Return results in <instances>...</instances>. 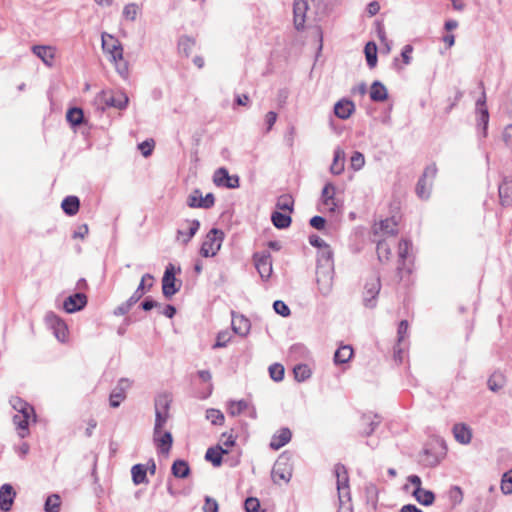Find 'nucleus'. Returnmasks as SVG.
<instances>
[{
	"instance_id": "f257e3e1",
	"label": "nucleus",
	"mask_w": 512,
	"mask_h": 512,
	"mask_svg": "<svg viewBox=\"0 0 512 512\" xmlns=\"http://www.w3.org/2000/svg\"><path fill=\"white\" fill-rule=\"evenodd\" d=\"M10 404L17 412L13 416V423L16 426L19 437L25 438L29 435V423L36 420L33 407L19 397H12Z\"/></svg>"
},
{
	"instance_id": "f03ea898",
	"label": "nucleus",
	"mask_w": 512,
	"mask_h": 512,
	"mask_svg": "<svg viewBox=\"0 0 512 512\" xmlns=\"http://www.w3.org/2000/svg\"><path fill=\"white\" fill-rule=\"evenodd\" d=\"M102 48L110 56V60L114 63L117 73L122 78H127L129 72L128 63L123 58V47L120 41L108 33H103Z\"/></svg>"
},
{
	"instance_id": "7ed1b4c3",
	"label": "nucleus",
	"mask_w": 512,
	"mask_h": 512,
	"mask_svg": "<svg viewBox=\"0 0 512 512\" xmlns=\"http://www.w3.org/2000/svg\"><path fill=\"white\" fill-rule=\"evenodd\" d=\"M334 473L337 479L338 512H353L347 470L343 465L337 464L335 465Z\"/></svg>"
},
{
	"instance_id": "20e7f679",
	"label": "nucleus",
	"mask_w": 512,
	"mask_h": 512,
	"mask_svg": "<svg viewBox=\"0 0 512 512\" xmlns=\"http://www.w3.org/2000/svg\"><path fill=\"white\" fill-rule=\"evenodd\" d=\"M172 398L169 394H159L154 401L155 423L154 429H164L170 418V405Z\"/></svg>"
},
{
	"instance_id": "39448f33",
	"label": "nucleus",
	"mask_w": 512,
	"mask_h": 512,
	"mask_svg": "<svg viewBox=\"0 0 512 512\" xmlns=\"http://www.w3.org/2000/svg\"><path fill=\"white\" fill-rule=\"evenodd\" d=\"M224 234L221 230L213 228L211 229L200 249V254L203 257H213L217 254V252L220 250L222 242H223Z\"/></svg>"
},
{
	"instance_id": "423d86ee",
	"label": "nucleus",
	"mask_w": 512,
	"mask_h": 512,
	"mask_svg": "<svg viewBox=\"0 0 512 512\" xmlns=\"http://www.w3.org/2000/svg\"><path fill=\"white\" fill-rule=\"evenodd\" d=\"M333 265H317L316 282L323 296H328L333 288Z\"/></svg>"
},
{
	"instance_id": "0eeeda50",
	"label": "nucleus",
	"mask_w": 512,
	"mask_h": 512,
	"mask_svg": "<svg viewBox=\"0 0 512 512\" xmlns=\"http://www.w3.org/2000/svg\"><path fill=\"white\" fill-rule=\"evenodd\" d=\"M97 101L105 105L102 109L105 107H114L123 110L127 107L129 98L126 93L122 91H102L98 94Z\"/></svg>"
},
{
	"instance_id": "6e6552de",
	"label": "nucleus",
	"mask_w": 512,
	"mask_h": 512,
	"mask_svg": "<svg viewBox=\"0 0 512 512\" xmlns=\"http://www.w3.org/2000/svg\"><path fill=\"white\" fill-rule=\"evenodd\" d=\"M437 175V167L435 164L427 166L419 179L416 186V193L422 199H428L431 192L433 180Z\"/></svg>"
},
{
	"instance_id": "1a4fd4ad",
	"label": "nucleus",
	"mask_w": 512,
	"mask_h": 512,
	"mask_svg": "<svg viewBox=\"0 0 512 512\" xmlns=\"http://www.w3.org/2000/svg\"><path fill=\"white\" fill-rule=\"evenodd\" d=\"M309 3L308 0H294L293 5V21L294 27L298 31H302L305 28V23L309 19Z\"/></svg>"
},
{
	"instance_id": "9d476101",
	"label": "nucleus",
	"mask_w": 512,
	"mask_h": 512,
	"mask_svg": "<svg viewBox=\"0 0 512 512\" xmlns=\"http://www.w3.org/2000/svg\"><path fill=\"white\" fill-rule=\"evenodd\" d=\"M175 273L174 265L169 264L162 278V292L166 298H171L180 290V284L176 285Z\"/></svg>"
},
{
	"instance_id": "9b49d317",
	"label": "nucleus",
	"mask_w": 512,
	"mask_h": 512,
	"mask_svg": "<svg viewBox=\"0 0 512 512\" xmlns=\"http://www.w3.org/2000/svg\"><path fill=\"white\" fill-rule=\"evenodd\" d=\"M381 422L380 417L372 412L363 414L357 424L361 436H370Z\"/></svg>"
},
{
	"instance_id": "f8f14e48",
	"label": "nucleus",
	"mask_w": 512,
	"mask_h": 512,
	"mask_svg": "<svg viewBox=\"0 0 512 512\" xmlns=\"http://www.w3.org/2000/svg\"><path fill=\"white\" fill-rule=\"evenodd\" d=\"M255 267L264 280L270 278L272 274V258L269 252L264 251L254 254Z\"/></svg>"
},
{
	"instance_id": "ddd939ff",
	"label": "nucleus",
	"mask_w": 512,
	"mask_h": 512,
	"mask_svg": "<svg viewBox=\"0 0 512 512\" xmlns=\"http://www.w3.org/2000/svg\"><path fill=\"white\" fill-rule=\"evenodd\" d=\"M292 476L291 468L288 464V458L280 456L272 469V478L275 483L279 481L288 482Z\"/></svg>"
},
{
	"instance_id": "4468645a",
	"label": "nucleus",
	"mask_w": 512,
	"mask_h": 512,
	"mask_svg": "<svg viewBox=\"0 0 512 512\" xmlns=\"http://www.w3.org/2000/svg\"><path fill=\"white\" fill-rule=\"evenodd\" d=\"M153 441L160 453L168 454L172 447L173 437L169 431L153 429Z\"/></svg>"
},
{
	"instance_id": "2eb2a0df",
	"label": "nucleus",
	"mask_w": 512,
	"mask_h": 512,
	"mask_svg": "<svg viewBox=\"0 0 512 512\" xmlns=\"http://www.w3.org/2000/svg\"><path fill=\"white\" fill-rule=\"evenodd\" d=\"M380 279L378 277H374L370 279L365 285L364 291V304L366 307L373 308L376 305V296L380 291Z\"/></svg>"
},
{
	"instance_id": "dca6fc26",
	"label": "nucleus",
	"mask_w": 512,
	"mask_h": 512,
	"mask_svg": "<svg viewBox=\"0 0 512 512\" xmlns=\"http://www.w3.org/2000/svg\"><path fill=\"white\" fill-rule=\"evenodd\" d=\"M213 181L217 186H224L227 188L239 187L238 176H230L226 168H219L215 171Z\"/></svg>"
},
{
	"instance_id": "f3484780",
	"label": "nucleus",
	"mask_w": 512,
	"mask_h": 512,
	"mask_svg": "<svg viewBox=\"0 0 512 512\" xmlns=\"http://www.w3.org/2000/svg\"><path fill=\"white\" fill-rule=\"evenodd\" d=\"M87 304V296L84 293H76L64 301L63 308L67 313H74L82 310Z\"/></svg>"
},
{
	"instance_id": "a211bd4d",
	"label": "nucleus",
	"mask_w": 512,
	"mask_h": 512,
	"mask_svg": "<svg viewBox=\"0 0 512 512\" xmlns=\"http://www.w3.org/2000/svg\"><path fill=\"white\" fill-rule=\"evenodd\" d=\"M335 194L336 187L332 183H327L322 190L321 200L323 206L329 212H334L337 208Z\"/></svg>"
},
{
	"instance_id": "6ab92c4d",
	"label": "nucleus",
	"mask_w": 512,
	"mask_h": 512,
	"mask_svg": "<svg viewBox=\"0 0 512 512\" xmlns=\"http://www.w3.org/2000/svg\"><path fill=\"white\" fill-rule=\"evenodd\" d=\"M47 322L53 327L55 336L61 342L66 341L67 338V326L64 321L53 313L46 315Z\"/></svg>"
},
{
	"instance_id": "aec40b11",
	"label": "nucleus",
	"mask_w": 512,
	"mask_h": 512,
	"mask_svg": "<svg viewBox=\"0 0 512 512\" xmlns=\"http://www.w3.org/2000/svg\"><path fill=\"white\" fill-rule=\"evenodd\" d=\"M355 112V104L346 98H343L335 103L334 114L342 119H348Z\"/></svg>"
},
{
	"instance_id": "412c9836",
	"label": "nucleus",
	"mask_w": 512,
	"mask_h": 512,
	"mask_svg": "<svg viewBox=\"0 0 512 512\" xmlns=\"http://www.w3.org/2000/svg\"><path fill=\"white\" fill-rule=\"evenodd\" d=\"M130 383L126 379H121L115 389L110 394V405L117 408L126 397V390L129 388Z\"/></svg>"
},
{
	"instance_id": "4be33fe9",
	"label": "nucleus",
	"mask_w": 512,
	"mask_h": 512,
	"mask_svg": "<svg viewBox=\"0 0 512 512\" xmlns=\"http://www.w3.org/2000/svg\"><path fill=\"white\" fill-rule=\"evenodd\" d=\"M16 493L10 484H4L0 488V509L9 511L13 505Z\"/></svg>"
},
{
	"instance_id": "5701e85b",
	"label": "nucleus",
	"mask_w": 512,
	"mask_h": 512,
	"mask_svg": "<svg viewBox=\"0 0 512 512\" xmlns=\"http://www.w3.org/2000/svg\"><path fill=\"white\" fill-rule=\"evenodd\" d=\"M33 53L42 60L48 67L53 66L56 49L52 46L35 45L32 47Z\"/></svg>"
},
{
	"instance_id": "b1692460",
	"label": "nucleus",
	"mask_w": 512,
	"mask_h": 512,
	"mask_svg": "<svg viewBox=\"0 0 512 512\" xmlns=\"http://www.w3.org/2000/svg\"><path fill=\"white\" fill-rule=\"evenodd\" d=\"M154 278L151 274H145L142 276L141 282L138 285L135 292L132 294V296L129 298L130 303L136 304L146 293V291H149L151 287L153 286Z\"/></svg>"
},
{
	"instance_id": "393cba45",
	"label": "nucleus",
	"mask_w": 512,
	"mask_h": 512,
	"mask_svg": "<svg viewBox=\"0 0 512 512\" xmlns=\"http://www.w3.org/2000/svg\"><path fill=\"white\" fill-rule=\"evenodd\" d=\"M187 229H179L177 231V239L184 244H187L197 233L200 223L198 220H187L186 221Z\"/></svg>"
},
{
	"instance_id": "a878e982",
	"label": "nucleus",
	"mask_w": 512,
	"mask_h": 512,
	"mask_svg": "<svg viewBox=\"0 0 512 512\" xmlns=\"http://www.w3.org/2000/svg\"><path fill=\"white\" fill-rule=\"evenodd\" d=\"M232 329L240 336H246L250 331V321L243 315H232Z\"/></svg>"
},
{
	"instance_id": "bb28decb",
	"label": "nucleus",
	"mask_w": 512,
	"mask_h": 512,
	"mask_svg": "<svg viewBox=\"0 0 512 512\" xmlns=\"http://www.w3.org/2000/svg\"><path fill=\"white\" fill-rule=\"evenodd\" d=\"M453 434L457 442L461 444H469L472 439L471 429L463 423L455 424L453 427Z\"/></svg>"
},
{
	"instance_id": "cd10ccee",
	"label": "nucleus",
	"mask_w": 512,
	"mask_h": 512,
	"mask_svg": "<svg viewBox=\"0 0 512 512\" xmlns=\"http://www.w3.org/2000/svg\"><path fill=\"white\" fill-rule=\"evenodd\" d=\"M291 431L288 428L280 429L271 439L270 447L278 450L286 445L291 439Z\"/></svg>"
},
{
	"instance_id": "c85d7f7f",
	"label": "nucleus",
	"mask_w": 512,
	"mask_h": 512,
	"mask_svg": "<svg viewBox=\"0 0 512 512\" xmlns=\"http://www.w3.org/2000/svg\"><path fill=\"white\" fill-rule=\"evenodd\" d=\"M412 495L418 503L424 506H431L435 501L434 493L423 488H415L412 492Z\"/></svg>"
},
{
	"instance_id": "c756f323",
	"label": "nucleus",
	"mask_w": 512,
	"mask_h": 512,
	"mask_svg": "<svg viewBox=\"0 0 512 512\" xmlns=\"http://www.w3.org/2000/svg\"><path fill=\"white\" fill-rule=\"evenodd\" d=\"M374 230L376 234L382 233L383 235L392 236L397 232V223L393 218H387L375 225Z\"/></svg>"
},
{
	"instance_id": "7c9ffc66",
	"label": "nucleus",
	"mask_w": 512,
	"mask_h": 512,
	"mask_svg": "<svg viewBox=\"0 0 512 512\" xmlns=\"http://www.w3.org/2000/svg\"><path fill=\"white\" fill-rule=\"evenodd\" d=\"M388 97L386 87L379 81H374L370 88V98L375 102H383Z\"/></svg>"
},
{
	"instance_id": "2f4dec72",
	"label": "nucleus",
	"mask_w": 512,
	"mask_h": 512,
	"mask_svg": "<svg viewBox=\"0 0 512 512\" xmlns=\"http://www.w3.org/2000/svg\"><path fill=\"white\" fill-rule=\"evenodd\" d=\"M345 152L341 148L334 151V159L330 167V171L334 175H340L344 171Z\"/></svg>"
},
{
	"instance_id": "473e14b6",
	"label": "nucleus",
	"mask_w": 512,
	"mask_h": 512,
	"mask_svg": "<svg viewBox=\"0 0 512 512\" xmlns=\"http://www.w3.org/2000/svg\"><path fill=\"white\" fill-rule=\"evenodd\" d=\"M499 196L503 205L512 203V179H504L499 186Z\"/></svg>"
},
{
	"instance_id": "72a5a7b5",
	"label": "nucleus",
	"mask_w": 512,
	"mask_h": 512,
	"mask_svg": "<svg viewBox=\"0 0 512 512\" xmlns=\"http://www.w3.org/2000/svg\"><path fill=\"white\" fill-rule=\"evenodd\" d=\"M228 450L223 449L222 446H217L215 448L211 447L206 451L205 458L210 461L214 466H220L222 462V455L227 454Z\"/></svg>"
},
{
	"instance_id": "f704fd0d",
	"label": "nucleus",
	"mask_w": 512,
	"mask_h": 512,
	"mask_svg": "<svg viewBox=\"0 0 512 512\" xmlns=\"http://www.w3.org/2000/svg\"><path fill=\"white\" fill-rule=\"evenodd\" d=\"M353 356V349L349 345L339 347L334 354V361L336 364L347 363Z\"/></svg>"
},
{
	"instance_id": "c9c22d12",
	"label": "nucleus",
	"mask_w": 512,
	"mask_h": 512,
	"mask_svg": "<svg viewBox=\"0 0 512 512\" xmlns=\"http://www.w3.org/2000/svg\"><path fill=\"white\" fill-rule=\"evenodd\" d=\"M61 207L67 215H75L79 210V199L76 196H68L62 201Z\"/></svg>"
},
{
	"instance_id": "e433bc0d",
	"label": "nucleus",
	"mask_w": 512,
	"mask_h": 512,
	"mask_svg": "<svg viewBox=\"0 0 512 512\" xmlns=\"http://www.w3.org/2000/svg\"><path fill=\"white\" fill-rule=\"evenodd\" d=\"M132 480L135 485H139L147 482L146 474L147 469L142 464H136L131 469Z\"/></svg>"
},
{
	"instance_id": "4c0bfd02",
	"label": "nucleus",
	"mask_w": 512,
	"mask_h": 512,
	"mask_svg": "<svg viewBox=\"0 0 512 512\" xmlns=\"http://www.w3.org/2000/svg\"><path fill=\"white\" fill-rule=\"evenodd\" d=\"M477 114V126L482 131V137L487 136V128L489 123V112L487 107H482L480 111H476Z\"/></svg>"
},
{
	"instance_id": "58836bf2",
	"label": "nucleus",
	"mask_w": 512,
	"mask_h": 512,
	"mask_svg": "<svg viewBox=\"0 0 512 512\" xmlns=\"http://www.w3.org/2000/svg\"><path fill=\"white\" fill-rule=\"evenodd\" d=\"M249 408V403L246 400L229 401L227 405L228 413L231 416H238Z\"/></svg>"
},
{
	"instance_id": "ea45409f",
	"label": "nucleus",
	"mask_w": 512,
	"mask_h": 512,
	"mask_svg": "<svg viewBox=\"0 0 512 512\" xmlns=\"http://www.w3.org/2000/svg\"><path fill=\"white\" fill-rule=\"evenodd\" d=\"M271 220L274 226L279 229L287 228L291 224V217L288 214L281 213L278 211L273 212Z\"/></svg>"
},
{
	"instance_id": "a19ab883",
	"label": "nucleus",
	"mask_w": 512,
	"mask_h": 512,
	"mask_svg": "<svg viewBox=\"0 0 512 512\" xmlns=\"http://www.w3.org/2000/svg\"><path fill=\"white\" fill-rule=\"evenodd\" d=\"M367 64L374 68L377 64V46L374 42H368L364 48Z\"/></svg>"
},
{
	"instance_id": "79ce46f5",
	"label": "nucleus",
	"mask_w": 512,
	"mask_h": 512,
	"mask_svg": "<svg viewBox=\"0 0 512 512\" xmlns=\"http://www.w3.org/2000/svg\"><path fill=\"white\" fill-rule=\"evenodd\" d=\"M190 468L184 460H176L172 465V474L178 478H185L189 475Z\"/></svg>"
},
{
	"instance_id": "37998d69",
	"label": "nucleus",
	"mask_w": 512,
	"mask_h": 512,
	"mask_svg": "<svg viewBox=\"0 0 512 512\" xmlns=\"http://www.w3.org/2000/svg\"><path fill=\"white\" fill-rule=\"evenodd\" d=\"M195 46V40L190 37H181L178 43V49L180 53L185 56H189Z\"/></svg>"
},
{
	"instance_id": "c03bdc74",
	"label": "nucleus",
	"mask_w": 512,
	"mask_h": 512,
	"mask_svg": "<svg viewBox=\"0 0 512 512\" xmlns=\"http://www.w3.org/2000/svg\"><path fill=\"white\" fill-rule=\"evenodd\" d=\"M61 505L60 496L57 494H52L48 496L45 502L44 510L45 512H59Z\"/></svg>"
},
{
	"instance_id": "a18cd8bd",
	"label": "nucleus",
	"mask_w": 512,
	"mask_h": 512,
	"mask_svg": "<svg viewBox=\"0 0 512 512\" xmlns=\"http://www.w3.org/2000/svg\"><path fill=\"white\" fill-rule=\"evenodd\" d=\"M317 265H333L332 250L329 245L319 249Z\"/></svg>"
},
{
	"instance_id": "49530a36",
	"label": "nucleus",
	"mask_w": 512,
	"mask_h": 512,
	"mask_svg": "<svg viewBox=\"0 0 512 512\" xmlns=\"http://www.w3.org/2000/svg\"><path fill=\"white\" fill-rule=\"evenodd\" d=\"M66 118L73 126L79 125L83 120V111L80 108H71L68 110Z\"/></svg>"
},
{
	"instance_id": "de8ad7c7",
	"label": "nucleus",
	"mask_w": 512,
	"mask_h": 512,
	"mask_svg": "<svg viewBox=\"0 0 512 512\" xmlns=\"http://www.w3.org/2000/svg\"><path fill=\"white\" fill-rule=\"evenodd\" d=\"M139 6L136 3H129L123 8V17L129 21H135L139 13Z\"/></svg>"
},
{
	"instance_id": "09e8293b",
	"label": "nucleus",
	"mask_w": 512,
	"mask_h": 512,
	"mask_svg": "<svg viewBox=\"0 0 512 512\" xmlns=\"http://www.w3.org/2000/svg\"><path fill=\"white\" fill-rule=\"evenodd\" d=\"M206 419L209 420L213 425H222L224 423V415L218 409H208L206 411Z\"/></svg>"
},
{
	"instance_id": "8fccbe9b",
	"label": "nucleus",
	"mask_w": 512,
	"mask_h": 512,
	"mask_svg": "<svg viewBox=\"0 0 512 512\" xmlns=\"http://www.w3.org/2000/svg\"><path fill=\"white\" fill-rule=\"evenodd\" d=\"M500 488L503 494H512V469L503 474Z\"/></svg>"
},
{
	"instance_id": "3c124183",
	"label": "nucleus",
	"mask_w": 512,
	"mask_h": 512,
	"mask_svg": "<svg viewBox=\"0 0 512 512\" xmlns=\"http://www.w3.org/2000/svg\"><path fill=\"white\" fill-rule=\"evenodd\" d=\"M364 165H365L364 155L359 151H355L350 158V167L354 171H359L364 167Z\"/></svg>"
},
{
	"instance_id": "603ef678",
	"label": "nucleus",
	"mask_w": 512,
	"mask_h": 512,
	"mask_svg": "<svg viewBox=\"0 0 512 512\" xmlns=\"http://www.w3.org/2000/svg\"><path fill=\"white\" fill-rule=\"evenodd\" d=\"M295 379L299 382L305 381L311 375V371L307 365H297L293 370Z\"/></svg>"
},
{
	"instance_id": "864d4df0",
	"label": "nucleus",
	"mask_w": 512,
	"mask_h": 512,
	"mask_svg": "<svg viewBox=\"0 0 512 512\" xmlns=\"http://www.w3.org/2000/svg\"><path fill=\"white\" fill-rule=\"evenodd\" d=\"M448 497L453 506L459 505L463 501V492L460 487L453 486L448 491Z\"/></svg>"
},
{
	"instance_id": "5fc2aeb1",
	"label": "nucleus",
	"mask_w": 512,
	"mask_h": 512,
	"mask_svg": "<svg viewBox=\"0 0 512 512\" xmlns=\"http://www.w3.org/2000/svg\"><path fill=\"white\" fill-rule=\"evenodd\" d=\"M270 377L274 381H281L284 377V367L281 364H273L269 367Z\"/></svg>"
},
{
	"instance_id": "6e6d98bb",
	"label": "nucleus",
	"mask_w": 512,
	"mask_h": 512,
	"mask_svg": "<svg viewBox=\"0 0 512 512\" xmlns=\"http://www.w3.org/2000/svg\"><path fill=\"white\" fill-rule=\"evenodd\" d=\"M377 253H378V258L380 261L389 259L390 248L385 241L378 242Z\"/></svg>"
},
{
	"instance_id": "4d7b16f0",
	"label": "nucleus",
	"mask_w": 512,
	"mask_h": 512,
	"mask_svg": "<svg viewBox=\"0 0 512 512\" xmlns=\"http://www.w3.org/2000/svg\"><path fill=\"white\" fill-rule=\"evenodd\" d=\"M231 339V334L229 331H221L217 335L216 343L214 344L213 348H221L225 347L227 343Z\"/></svg>"
},
{
	"instance_id": "13d9d810",
	"label": "nucleus",
	"mask_w": 512,
	"mask_h": 512,
	"mask_svg": "<svg viewBox=\"0 0 512 512\" xmlns=\"http://www.w3.org/2000/svg\"><path fill=\"white\" fill-rule=\"evenodd\" d=\"M201 192L196 189L194 190L187 198V204L189 207L195 208L200 207L201 208Z\"/></svg>"
},
{
	"instance_id": "bf43d9fd",
	"label": "nucleus",
	"mask_w": 512,
	"mask_h": 512,
	"mask_svg": "<svg viewBox=\"0 0 512 512\" xmlns=\"http://www.w3.org/2000/svg\"><path fill=\"white\" fill-rule=\"evenodd\" d=\"M277 207L280 210H286L288 212H292L293 210V200L288 196H281L278 199Z\"/></svg>"
},
{
	"instance_id": "052dcab7",
	"label": "nucleus",
	"mask_w": 512,
	"mask_h": 512,
	"mask_svg": "<svg viewBox=\"0 0 512 512\" xmlns=\"http://www.w3.org/2000/svg\"><path fill=\"white\" fill-rule=\"evenodd\" d=\"M502 140L505 146L512 150V124H509L504 127L502 132Z\"/></svg>"
},
{
	"instance_id": "680f3d73",
	"label": "nucleus",
	"mask_w": 512,
	"mask_h": 512,
	"mask_svg": "<svg viewBox=\"0 0 512 512\" xmlns=\"http://www.w3.org/2000/svg\"><path fill=\"white\" fill-rule=\"evenodd\" d=\"M273 308L275 312L283 317H287L290 315L289 307L281 300H277L273 304Z\"/></svg>"
},
{
	"instance_id": "e2e57ef3",
	"label": "nucleus",
	"mask_w": 512,
	"mask_h": 512,
	"mask_svg": "<svg viewBox=\"0 0 512 512\" xmlns=\"http://www.w3.org/2000/svg\"><path fill=\"white\" fill-rule=\"evenodd\" d=\"M244 507L246 512H258L260 503L257 498H247L244 503Z\"/></svg>"
},
{
	"instance_id": "0e129e2a",
	"label": "nucleus",
	"mask_w": 512,
	"mask_h": 512,
	"mask_svg": "<svg viewBox=\"0 0 512 512\" xmlns=\"http://www.w3.org/2000/svg\"><path fill=\"white\" fill-rule=\"evenodd\" d=\"M139 150L141 151L144 157H148L151 155L154 148L153 140H146L138 145Z\"/></svg>"
},
{
	"instance_id": "69168bd1",
	"label": "nucleus",
	"mask_w": 512,
	"mask_h": 512,
	"mask_svg": "<svg viewBox=\"0 0 512 512\" xmlns=\"http://www.w3.org/2000/svg\"><path fill=\"white\" fill-rule=\"evenodd\" d=\"M367 501L371 503L373 508L377 505V488L373 485L366 487Z\"/></svg>"
},
{
	"instance_id": "338daca9",
	"label": "nucleus",
	"mask_w": 512,
	"mask_h": 512,
	"mask_svg": "<svg viewBox=\"0 0 512 512\" xmlns=\"http://www.w3.org/2000/svg\"><path fill=\"white\" fill-rule=\"evenodd\" d=\"M407 331H408V322H407L406 320H402V321L399 323L398 331H397V335H398V346H400V344L402 343V341L406 338V336H407Z\"/></svg>"
},
{
	"instance_id": "774afa93",
	"label": "nucleus",
	"mask_w": 512,
	"mask_h": 512,
	"mask_svg": "<svg viewBox=\"0 0 512 512\" xmlns=\"http://www.w3.org/2000/svg\"><path fill=\"white\" fill-rule=\"evenodd\" d=\"M409 249H410V243L408 241L403 240L399 243L398 255L402 261H404L406 259Z\"/></svg>"
}]
</instances>
